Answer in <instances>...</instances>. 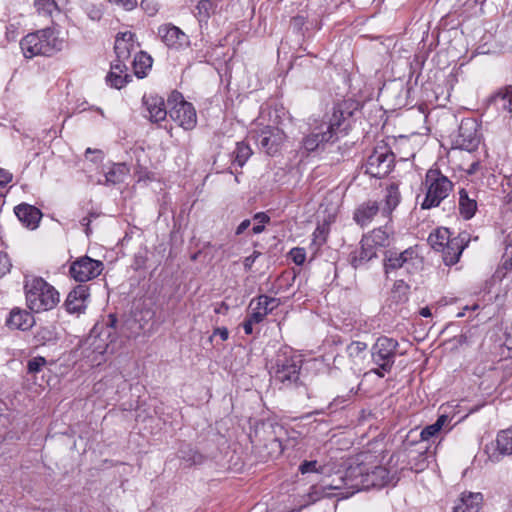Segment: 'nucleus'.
<instances>
[{
	"label": "nucleus",
	"instance_id": "obj_1",
	"mask_svg": "<svg viewBox=\"0 0 512 512\" xmlns=\"http://www.w3.org/2000/svg\"><path fill=\"white\" fill-rule=\"evenodd\" d=\"M371 457L367 454H361L350 464V480L354 481L352 486L359 489V491L382 488L388 485L395 486L399 481L397 472H392L385 466L372 465L366 462V459Z\"/></svg>",
	"mask_w": 512,
	"mask_h": 512
},
{
	"label": "nucleus",
	"instance_id": "obj_2",
	"mask_svg": "<svg viewBox=\"0 0 512 512\" xmlns=\"http://www.w3.org/2000/svg\"><path fill=\"white\" fill-rule=\"evenodd\" d=\"M64 40L53 27H45L25 35L20 48L25 58L37 56L52 57L63 49Z\"/></svg>",
	"mask_w": 512,
	"mask_h": 512
},
{
	"label": "nucleus",
	"instance_id": "obj_3",
	"mask_svg": "<svg viewBox=\"0 0 512 512\" xmlns=\"http://www.w3.org/2000/svg\"><path fill=\"white\" fill-rule=\"evenodd\" d=\"M26 305L31 312L40 313L57 306L59 292L41 277L27 279L24 285Z\"/></svg>",
	"mask_w": 512,
	"mask_h": 512
},
{
	"label": "nucleus",
	"instance_id": "obj_4",
	"mask_svg": "<svg viewBox=\"0 0 512 512\" xmlns=\"http://www.w3.org/2000/svg\"><path fill=\"white\" fill-rule=\"evenodd\" d=\"M302 360L292 349L285 347L280 349L276 355L275 363L271 368V376L280 388L297 387L300 382V370Z\"/></svg>",
	"mask_w": 512,
	"mask_h": 512
},
{
	"label": "nucleus",
	"instance_id": "obj_5",
	"mask_svg": "<svg viewBox=\"0 0 512 512\" xmlns=\"http://www.w3.org/2000/svg\"><path fill=\"white\" fill-rule=\"evenodd\" d=\"M422 185L425 189V196L420 207L423 210L440 206L454 189L453 182L438 167H431L427 170Z\"/></svg>",
	"mask_w": 512,
	"mask_h": 512
},
{
	"label": "nucleus",
	"instance_id": "obj_6",
	"mask_svg": "<svg viewBox=\"0 0 512 512\" xmlns=\"http://www.w3.org/2000/svg\"><path fill=\"white\" fill-rule=\"evenodd\" d=\"M398 342L386 336L379 337L371 348V359L376 368L371 372L380 378L390 373L396 359Z\"/></svg>",
	"mask_w": 512,
	"mask_h": 512
},
{
	"label": "nucleus",
	"instance_id": "obj_7",
	"mask_svg": "<svg viewBox=\"0 0 512 512\" xmlns=\"http://www.w3.org/2000/svg\"><path fill=\"white\" fill-rule=\"evenodd\" d=\"M168 115L170 118L185 130L193 129L197 124L196 110L193 105L185 101L183 95L178 91H173L168 99Z\"/></svg>",
	"mask_w": 512,
	"mask_h": 512
},
{
	"label": "nucleus",
	"instance_id": "obj_8",
	"mask_svg": "<svg viewBox=\"0 0 512 512\" xmlns=\"http://www.w3.org/2000/svg\"><path fill=\"white\" fill-rule=\"evenodd\" d=\"M480 125L475 118H463L458 130L452 136V146L456 149L472 152L477 149L481 141Z\"/></svg>",
	"mask_w": 512,
	"mask_h": 512
},
{
	"label": "nucleus",
	"instance_id": "obj_9",
	"mask_svg": "<svg viewBox=\"0 0 512 512\" xmlns=\"http://www.w3.org/2000/svg\"><path fill=\"white\" fill-rule=\"evenodd\" d=\"M103 325L105 328L100 332L106 335L110 343L115 342L118 338L126 340L135 339L140 335L141 325L134 318H128L119 323L114 314H109Z\"/></svg>",
	"mask_w": 512,
	"mask_h": 512
},
{
	"label": "nucleus",
	"instance_id": "obj_10",
	"mask_svg": "<svg viewBox=\"0 0 512 512\" xmlns=\"http://www.w3.org/2000/svg\"><path fill=\"white\" fill-rule=\"evenodd\" d=\"M421 263L422 259L415 247H409L402 252L387 250L384 257V270L389 274L403 268L407 273H412Z\"/></svg>",
	"mask_w": 512,
	"mask_h": 512
},
{
	"label": "nucleus",
	"instance_id": "obj_11",
	"mask_svg": "<svg viewBox=\"0 0 512 512\" xmlns=\"http://www.w3.org/2000/svg\"><path fill=\"white\" fill-rule=\"evenodd\" d=\"M355 103L351 100H343L334 105L328 122L321 125L326 131H330L332 138L336 140L338 133L346 134L350 128V118L353 115Z\"/></svg>",
	"mask_w": 512,
	"mask_h": 512
},
{
	"label": "nucleus",
	"instance_id": "obj_12",
	"mask_svg": "<svg viewBox=\"0 0 512 512\" xmlns=\"http://www.w3.org/2000/svg\"><path fill=\"white\" fill-rule=\"evenodd\" d=\"M103 269L102 261L82 256L71 263L69 273L75 281L87 282L98 277Z\"/></svg>",
	"mask_w": 512,
	"mask_h": 512
},
{
	"label": "nucleus",
	"instance_id": "obj_13",
	"mask_svg": "<svg viewBox=\"0 0 512 512\" xmlns=\"http://www.w3.org/2000/svg\"><path fill=\"white\" fill-rule=\"evenodd\" d=\"M393 153L383 149H375L366 161V173L374 178H382L392 170Z\"/></svg>",
	"mask_w": 512,
	"mask_h": 512
},
{
	"label": "nucleus",
	"instance_id": "obj_14",
	"mask_svg": "<svg viewBox=\"0 0 512 512\" xmlns=\"http://www.w3.org/2000/svg\"><path fill=\"white\" fill-rule=\"evenodd\" d=\"M471 236L467 231L459 232L453 236L449 243L439 252L442 253V259L446 266H452L458 263L464 249L468 246Z\"/></svg>",
	"mask_w": 512,
	"mask_h": 512
},
{
	"label": "nucleus",
	"instance_id": "obj_15",
	"mask_svg": "<svg viewBox=\"0 0 512 512\" xmlns=\"http://www.w3.org/2000/svg\"><path fill=\"white\" fill-rule=\"evenodd\" d=\"M285 138V133L278 127L266 126L257 132L256 142L267 154L274 155Z\"/></svg>",
	"mask_w": 512,
	"mask_h": 512
},
{
	"label": "nucleus",
	"instance_id": "obj_16",
	"mask_svg": "<svg viewBox=\"0 0 512 512\" xmlns=\"http://www.w3.org/2000/svg\"><path fill=\"white\" fill-rule=\"evenodd\" d=\"M157 33L168 48L181 50L190 46L189 37L179 27L171 23L160 25Z\"/></svg>",
	"mask_w": 512,
	"mask_h": 512
},
{
	"label": "nucleus",
	"instance_id": "obj_17",
	"mask_svg": "<svg viewBox=\"0 0 512 512\" xmlns=\"http://www.w3.org/2000/svg\"><path fill=\"white\" fill-rule=\"evenodd\" d=\"M89 296V287L87 285H77L69 292L64 302L66 311L70 314L77 315L84 313L87 308Z\"/></svg>",
	"mask_w": 512,
	"mask_h": 512
},
{
	"label": "nucleus",
	"instance_id": "obj_18",
	"mask_svg": "<svg viewBox=\"0 0 512 512\" xmlns=\"http://www.w3.org/2000/svg\"><path fill=\"white\" fill-rule=\"evenodd\" d=\"M142 103L147 111L146 117L151 122L158 123L164 121L168 115L169 108L167 109V105L163 97L157 94H148L142 97Z\"/></svg>",
	"mask_w": 512,
	"mask_h": 512
},
{
	"label": "nucleus",
	"instance_id": "obj_19",
	"mask_svg": "<svg viewBox=\"0 0 512 512\" xmlns=\"http://www.w3.org/2000/svg\"><path fill=\"white\" fill-rule=\"evenodd\" d=\"M350 465L344 471V473L339 476L337 479H333V481L329 484H325L329 492H332V497H337L338 499H347L355 493L359 492V489H356L352 486L354 481L352 482L350 479Z\"/></svg>",
	"mask_w": 512,
	"mask_h": 512
},
{
	"label": "nucleus",
	"instance_id": "obj_20",
	"mask_svg": "<svg viewBox=\"0 0 512 512\" xmlns=\"http://www.w3.org/2000/svg\"><path fill=\"white\" fill-rule=\"evenodd\" d=\"M135 34L131 31L120 32L115 39L114 51L116 60L122 63L128 61L131 57V52L135 49L134 45Z\"/></svg>",
	"mask_w": 512,
	"mask_h": 512
},
{
	"label": "nucleus",
	"instance_id": "obj_21",
	"mask_svg": "<svg viewBox=\"0 0 512 512\" xmlns=\"http://www.w3.org/2000/svg\"><path fill=\"white\" fill-rule=\"evenodd\" d=\"M14 212L19 221L28 229L34 230L38 227L42 218V212L37 207L22 203L14 208Z\"/></svg>",
	"mask_w": 512,
	"mask_h": 512
},
{
	"label": "nucleus",
	"instance_id": "obj_22",
	"mask_svg": "<svg viewBox=\"0 0 512 512\" xmlns=\"http://www.w3.org/2000/svg\"><path fill=\"white\" fill-rule=\"evenodd\" d=\"M35 324L34 316L27 310L18 307L13 308L9 317L6 319V325L10 329L27 331Z\"/></svg>",
	"mask_w": 512,
	"mask_h": 512
},
{
	"label": "nucleus",
	"instance_id": "obj_23",
	"mask_svg": "<svg viewBox=\"0 0 512 512\" xmlns=\"http://www.w3.org/2000/svg\"><path fill=\"white\" fill-rule=\"evenodd\" d=\"M378 213L381 214L379 203L376 200H367L355 209L353 220L361 227H365L372 222Z\"/></svg>",
	"mask_w": 512,
	"mask_h": 512
},
{
	"label": "nucleus",
	"instance_id": "obj_24",
	"mask_svg": "<svg viewBox=\"0 0 512 512\" xmlns=\"http://www.w3.org/2000/svg\"><path fill=\"white\" fill-rule=\"evenodd\" d=\"M401 201V194L399 185L395 182L390 183L385 188L384 206L381 208V216L387 220V223L392 220V213L397 208Z\"/></svg>",
	"mask_w": 512,
	"mask_h": 512
},
{
	"label": "nucleus",
	"instance_id": "obj_25",
	"mask_svg": "<svg viewBox=\"0 0 512 512\" xmlns=\"http://www.w3.org/2000/svg\"><path fill=\"white\" fill-rule=\"evenodd\" d=\"M128 68L125 63L114 61L111 64L109 73L106 76L107 84L115 89L123 88L131 81V75L127 73Z\"/></svg>",
	"mask_w": 512,
	"mask_h": 512
},
{
	"label": "nucleus",
	"instance_id": "obj_26",
	"mask_svg": "<svg viewBox=\"0 0 512 512\" xmlns=\"http://www.w3.org/2000/svg\"><path fill=\"white\" fill-rule=\"evenodd\" d=\"M377 257V250L362 237L360 247L350 253V264L355 268H359L367 264L370 260Z\"/></svg>",
	"mask_w": 512,
	"mask_h": 512
},
{
	"label": "nucleus",
	"instance_id": "obj_27",
	"mask_svg": "<svg viewBox=\"0 0 512 512\" xmlns=\"http://www.w3.org/2000/svg\"><path fill=\"white\" fill-rule=\"evenodd\" d=\"M330 131H326L322 125L316 128V131L308 134L302 140L303 148L308 152L315 151L320 144L334 142Z\"/></svg>",
	"mask_w": 512,
	"mask_h": 512
},
{
	"label": "nucleus",
	"instance_id": "obj_28",
	"mask_svg": "<svg viewBox=\"0 0 512 512\" xmlns=\"http://www.w3.org/2000/svg\"><path fill=\"white\" fill-rule=\"evenodd\" d=\"M459 194V213L465 220H470L477 211V200L474 192L471 193L462 188Z\"/></svg>",
	"mask_w": 512,
	"mask_h": 512
},
{
	"label": "nucleus",
	"instance_id": "obj_29",
	"mask_svg": "<svg viewBox=\"0 0 512 512\" xmlns=\"http://www.w3.org/2000/svg\"><path fill=\"white\" fill-rule=\"evenodd\" d=\"M387 224L386 222L384 228H376L363 236L377 251L390 245L391 230Z\"/></svg>",
	"mask_w": 512,
	"mask_h": 512
},
{
	"label": "nucleus",
	"instance_id": "obj_30",
	"mask_svg": "<svg viewBox=\"0 0 512 512\" xmlns=\"http://www.w3.org/2000/svg\"><path fill=\"white\" fill-rule=\"evenodd\" d=\"M482 501L481 493H463L460 502L454 507V512H479Z\"/></svg>",
	"mask_w": 512,
	"mask_h": 512
},
{
	"label": "nucleus",
	"instance_id": "obj_31",
	"mask_svg": "<svg viewBox=\"0 0 512 512\" xmlns=\"http://www.w3.org/2000/svg\"><path fill=\"white\" fill-rule=\"evenodd\" d=\"M452 233L448 228L440 227L430 233L428 243L435 251L444 249L452 238Z\"/></svg>",
	"mask_w": 512,
	"mask_h": 512
},
{
	"label": "nucleus",
	"instance_id": "obj_32",
	"mask_svg": "<svg viewBox=\"0 0 512 512\" xmlns=\"http://www.w3.org/2000/svg\"><path fill=\"white\" fill-rule=\"evenodd\" d=\"M252 153V149L247 143L244 141L237 142L235 149L230 153L231 164L242 168Z\"/></svg>",
	"mask_w": 512,
	"mask_h": 512
},
{
	"label": "nucleus",
	"instance_id": "obj_33",
	"mask_svg": "<svg viewBox=\"0 0 512 512\" xmlns=\"http://www.w3.org/2000/svg\"><path fill=\"white\" fill-rule=\"evenodd\" d=\"M153 63L152 57L144 51L138 52L132 62L134 74L138 78H143L147 75V71L151 69Z\"/></svg>",
	"mask_w": 512,
	"mask_h": 512
},
{
	"label": "nucleus",
	"instance_id": "obj_34",
	"mask_svg": "<svg viewBox=\"0 0 512 512\" xmlns=\"http://www.w3.org/2000/svg\"><path fill=\"white\" fill-rule=\"evenodd\" d=\"M496 448L499 455H512V427L498 432Z\"/></svg>",
	"mask_w": 512,
	"mask_h": 512
},
{
	"label": "nucleus",
	"instance_id": "obj_35",
	"mask_svg": "<svg viewBox=\"0 0 512 512\" xmlns=\"http://www.w3.org/2000/svg\"><path fill=\"white\" fill-rule=\"evenodd\" d=\"M256 303V309H260L264 315H268L273 312L281 304L280 299L269 297L267 295H260L256 299L252 300L250 307Z\"/></svg>",
	"mask_w": 512,
	"mask_h": 512
},
{
	"label": "nucleus",
	"instance_id": "obj_36",
	"mask_svg": "<svg viewBox=\"0 0 512 512\" xmlns=\"http://www.w3.org/2000/svg\"><path fill=\"white\" fill-rule=\"evenodd\" d=\"M367 344L362 341H353L346 347V352L349 359L357 364L365 359Z\"/></svg>",
	"mask_w": 512,
	"mask_h": 512
},
{
	"label": "nucleus",
	"instance_id": "obj_37",
	"mask_svg": "<svg viewBox=\"0 0 512 512\" xmlns=\"http://www.w3.org/2000/svg\"><path fill=\"white\" fill-rule=\"evenodd\" d=\"M127 171L125 164H114L105 174V183L115 185L123 182Z\"/></svg>",
	"mask_w": 512,
	"mask_h": 512
},
{
	"label": "nucleus",
	"instance_id": "obj_38",
	"mask_svg": "<svg viewBox=\"0 0 512 512\" xmlns=\"http://www.w3.org/2000/svg\"><path fill=\"white\" fill-rule=\"evenodd\" d=\"M33 6L37 14L43 17H52L55 12H59L55 0H33Z\"/></svg>",
	"mask_w": 512,
	"mask_h": 512
},
{
	"label": "nucleus",
	"instance_id": "obj_39",
	"mask_svg": "<svg viewBox=\"0 0 512 512\" xmlns=\"http://www.w3.org/2000/svg\"><path fill=\"white\" fill-rule=\"evenodd\" d=\"M215 10V5L211 0H200L196 5L194 15L199 23L207 22Z\"/></svg>",
	"mask_w": 512,
	"mask_h": 512
},
{
	"label": "nucleus",
	"instance_id": "obj_40",
	"mask_svg": "<svg viewBox=\"0 0 512 512\" xmlns=\"http://www.w3.org/2000/svg\"><path fill=\"white\" fill-rule=\"evenodd\" d=\"M492 101L500 105L504 110L512 112V85L497 92Z\"/></svg>",
	"mask_w": 512,
	"mask_h": 512
},
{
	"label": "nucleus",
	"instance_id": "obj_41",
	"mask_svg": "<svg viewBox=\"0 0 512 512\" xmlns=\"http://www.w3.org/2000/svg\"><path fill=\"white\" fill-rule=\"evenodd\" d=\"M178 456L180 459L186 461L189 464H199L202 462V455L197 452L190 445H182L178 451Z\"/></svg>",
	"mask_w": 512,
	"mask_h": 512
},
{
	"label": "nucleus",
	"instance_id": "obj_42",
	"mask_svg": "<svg viewBox=\"0 0 512 512\" xmlns=\"http://www.w3.org/2000/svg\"><path fill=\"white\" fill-rule=\"evenodd\" d=\"M253 220L256 224L252 227V232L260 234L265 230V225L270 222V217L265 212H258L254 214Z\"/></svg>",
	"mask_w": 512,
	"mask_h": 512
},
{
	"label": "nucleus",
	"instance_id": "obj_43",
	"mask_svg": "<svg viewBox=\"0 0 512 512\" xmlns=\"http://www.w3.org/2000/svg\"><path fill=\"white\" fill-rule=\"evenodd\" d=\"M265 448L271 458L278 457L284 450L282 442L277 437H272L269 443L265 444Z\"/></svg>",
	"mask_w": 512,
	"mask_h": 512
},
{
	"label": "nucleus",
	"instance_id": "obj_44",
	"mask_svg": "<svg viewBox=\"0 0 512 512\" xmlns=\"http://www.w3.org/2000/svg\"><path fill=\"white\" fill-rule=\"evenodd\" d=\"M309 498L312 501H318L325 497H332V492H329L326 485L317 486L314 485L310 488V492L308 494Z\"/></svg>",
	"mask_w": 512,
	"mask_h": 512
},
{
	"label": "nucleus",
	"instance_id": "obj_45",
	"mask_svg": "<svg viewBox=\"0 0 512 512\" xmlns=\"http://www.w3.org/2000/svg\"><path fill=\"white\" fill-rule=\"evenodd\" d=\"M299 471L302 474H306V473H310V472L324 474L325 466H319L318 462L316 460H311V461L305 460L300 464Z\"/></svg>",
	"mask_w": 512,
	"mask_h": 512
},
{
	"label": "nucleus",
	"instance_id": "obj_46",
	"mask_svg": "<svg viewBox=\"0 0 512 512\" xmlns=\"http://www.w3.org/2000/svg\"><path fill=\"white\" fill-rule=\"evenodd\" d=\"M85 12L91 20L100 21L104 14V8L102 5L89 3L85 7Z\"/></svg>",
	"mask_w": 512,
	"mask_h": 512
},
{
	"label": "nucleus",
	"instance_id": "obj_47",
	"mask_svg": "<svg viewBox=\"0 0 512 512\" xmlns=\"http://www.w3.org/2000/svg\"><path fill=\"white\" fill-rule=\"evenodd\" d=\"M409 286L403 280H397L393 286V294H398V301L405 302L408 299Z\"/></svg>",
	"mask_w": 512,
	"mask_h": 512
},
{
	"label": "nucleus",
	"instance_id": "obj_48",
	"mask_svg": "<svg viewBox=\"0 0 512 512\" xmlns=\"http://www.w3.org/2000/svg\"><path fill=\"white\" fill-rule=\"evenodd\" d=\"M47 361L42 356H37L30 359L27 363V371L30 374H35L41 371V369L46 365Z\"/></svg>",
	"mask_w": 512,
	"mask_h": 512
},
{
	"label": "nucleus",
	"instance_id": "obj_49",
	"mask_svg": "<svg viewBox=\"0 0 512 512\" xmlns=\"http://www.w3.org/2000/svg\"><path fill=\"white\" fill-rule=\"evenodd\" d=\"M328 227L326 225H319L316 227L313 233V243L317 246H321L327 240Z\"/></svg>",
	"mask_w": 512,
	"mask_h": 512
},
{
	"label": "nucleus",
	"instance_id": "obj_50",
	"mask_svg": "<svg viewBox=\"0 0 512 512\" xmlns=\"http://www.w3.org/2000/svg\"><path fill=\"white\" fill-rule=\"evenodd\" d=\"M289 256L296 265H303L306 260V251L304 248L295 247L289 252Z\"/></svg>",
	"mask_w": 512,
	"mask_h": 512
},
{
	"label": "nucleus",
	"instance_id": "obj_51",
	"mask_svg": "<svg viewBox=\"0 0 512 512\" xmlns=\"http://www.w3.org/2000/svg\"><path fill=\"white\" fill-rule=\"evenodd\" d=\"M426 466V452L419 453L411 462V469L415 472L423 471Z\"/></svg>",
	"mask_w": 512,
	"mask_h": 512
},
{
	"label": "nucleus",
	"instance_id": "obj_52",
	"mask_svg": "<svg viewBox=\"0 0 512 512\" xmlns=\"http://www.w3.org/2000/svg\"><path fill=\"white\" fill-rule=\"evenodd\" d=\"M12 264L8 255L0 251V278L10 272Z\"/></svg>",
	"mask_w": 512,
	"mask_h": 512
},
{
	"label": "nucleus",
	"instance_id": "obj_53",
	"mask_svg": "<svg viewBox=\"0 0 512 512\" xmlns=\"http://www.w3.org/2000/svg\"><path fill=\"white\" fill-rule=\"evenodd\" d=\"M440 432L438 424L426 426L420 433L422 440H429Z\"/></svg>",
	"mask_w": 512,
	"mask_h": 512
},
{
	"label": "nucleus",
	"instance_id": "obj_54",
	"mask_svg": "<svg viewBox=\"0 0 512 512\" xmlns=\"http://www.w3.org/2000/svg\"><path fill=\"white\" fill-rule=\"evenodd\" d=\"M140 6L149 16L158 12V4L153 0H142Z\"/></svg>",
	"mask_w": 512,
	"mask_h": 512
},
{
	"label": "nucleus",
	"instance_id": "obj_55",
	"mask_svg": "<svg viewBox=\"0 0 512 512\" xmlns=\"http://www.w3.org/2000/svg\"><path fill=\"white\" fill-rule=\"evenodd\" d=\"M98 216H99L98 213L90 212L88 216L82 218L81 225L84 227V232L87 237H90V235L92 234V229L90 227L92 219L97 218Z\"/></svg>",
	"mask_w": 512,
	"mask_h": 512
},
{
	"label": "nucleus",
	"instance_id": "obj_56",
	"mask_svg": "<svg viewBox=\"0 0 512 512\" xmlns=\"http://www.w3.org/2000/svg\"><path fill=\"white\" fill-rule=\"evenodd\" d=\"M85 157L94 163H99L103 160V152L99 149L87 148Z\"/></svg>",
	"mask_w": 512,
	"mask_h": 512
},
{
	"label": "nucleus",
	"instance_id": "obj_57",
	"mask_svg": "<svg viewBox=\"0 0 512 512\" xmlns=\"http://www.w3.org/2000/svg\"><path fill=\"white\" fill-rule=\"evenodd\" d=\"M266 315L260 309H256V306L253 308L252 313H250L246 318L249 319L252 323L258 324L265 319Z\"/></svg>",
	"mask_w": 512,
	"mask_h": 512
},
{
	"label": "nucleus",
	"instance_id": "obj_58",
	"mask_svg": "<svg viewBox=\"0 0 512 512\" xmlns=\"http://www.w3.org/2000/svg\"><path fill=\"white\" fill-rule=\"evenodd\" d=\"M260 255L261 252L255 250L251 255L247 256L243 261L244 269L246 271H250L256 259L259 258Z\"/></svg>",
	"mask_w": 512,
	"mask_h": 512
},
{
	"label": "nucleus",
	"instance_id": "obj_59",
	"mask_svg": "<svg viewBox=\"0 0 512 512\" xmlns=\"http://www.w3.org/2000/svg\"><path fill=\"white\" fill-rule=\"evenodd\" d=\"M109 2L120 5L127 11L137 7V0H109Z\"/></svg>",
	"mask_w": 512,
	"mask_h": 512
},
{
	"label": "nucleus",
	"instance_id": "obj_60",
	"mask_svg": "<svg viewBox=\"0 0 512 512\" xmlns=\"http://www.w3.org/2000/svg\"><path fill=\"white\" fill-rule=\"evenodd\" d=\"M305 17L302 15H297L291 18L290 25L296 31H301L303 26L305 25Z\"/></svg>",
	"mask_w": 512,
	"mask_h": 512
},
{
	"label": "nucleus",
	"instance_id": "obj_61",
	"mask_svg": "<svg viewBox=\"0 0 512 512\" xmlns=\"http://www.w3.org/2000/svg\"><path fill=\"white\" fill-rule=\"evenodd\" d=\"M219 336L222 341H226L229 336V331L226 327H217L213 330V334L210 336L209 340L212 341L215 336Z\"/></svg>",
	"mask_w": 512,
	"mask_h": 512
},
{
	"label": "nucleus",
	"instance_id": "obj_62",
	"mask_svg": "<svg viewBox=\"0 0 512 512\" xmlns=\"http://www.w3.org/2000/svg\"><path fill=\"white\" fill-rule=\"evenodd\" d=\"M12 181V174L7 170L0 168V187L6 186Z\"/></svg>",
	"mask_w": 512,
	"mask_h": 512
},
{
	"label": "nucleus",
	"instance_id": "obj_63",
	"mask_svg": "<svg viewBox=\"0 0 512 512\" xmlns=\"http://www.w3.org/2000/svg\"><path fill=\"white\" fill-rule=\"evenodd\" d=\"M251 225V220L250 219H245L243 220L236 228L235 230V234L236 235H241L243 234Z\"/></svg>",
	"mask_w": 512,
	"mask_h": 512
},
{
	"label": "nucleus",
	"instance_id": "obj_64",
	"mask_svg": "<svg viewBox=\"0 0 512 512\" xmlns=\"http://www.w3.org/2000/svg\"><path fill=\"white\" fill-rule=\"evenodd\" d=\"M253 325H254V323H252L249 319L246 318L244 320L242 326H243L245 334L251 335L253 333Z\"/></svg>",
	"mask_w": 512,
	"mask_h": 512
}]
</instances>
